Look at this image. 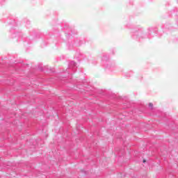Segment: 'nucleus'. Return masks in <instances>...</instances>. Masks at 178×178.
<instances>
[{
	"mask_svg": "<svg viewBox=\"0 0 178 178\" xmlns=\"http://www.w3.org/2000/svg\"><path fill=\"white\" fill-rule=\"evenodd\" d=\"M76 62L74 61H72L70 63V67H72V66H76Z\"/></svg>",
	"mask_w": 178,
	"mask_h": 178,
	"instance_id": "obj_1",
	"label": "nucleus"
},
{
	"mask_svg": "<svg viewBox=\"0 0 178 178\" xmlns=\"http://www.w3.org/2000/svg\"><path fill=\"white\" fill-rule=\"evenodd\" d=\"M152 106H154V104H152V103H149V107L152 108Z\"/></svg>",
	"mask_w": 178,
	"mask_h": 178,
	"instance_id": "obj_2",
	"label": "nucleus"
},
{
	"mask_svg": "<svg viewBox=\"0 0 178 178\" xmlns=\"http://www.w3.org/2000/svg\"><path fill=\"white\" fill-rule=\"evenodd\" d=\"M143 163H145V160H143Z\"/></svg>",
	"mask_w": 178,
	"mask_h": 178,
	"instance_id": "obj_3",
	"label": "nucleus"
}]
</instances>
